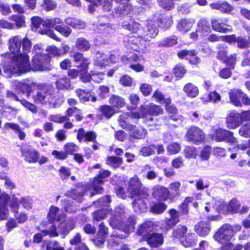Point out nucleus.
Here are the masks:
<instances>
[{"label":"nucleus","mask_w":250,"mask_h":250,"mask_svg":"<svg viewBox=\"0 0 250 250\" xmlns=\"http://www.w3.org/2000/svg\"><path fill=\"white\" fill-rule=\"evenodd\" d=\"M180 187L181 183L179 182H172L169 185L168 188L169 189L171 200L180 195Z\"/></svg>","instance_id":"nucleus-38"},{"label":"nucleus","mask_w":250,"mask_h":250,"mask_svg":"<svg viewBox=\"0 0 250 250\" xmlns=\"http://www.w3.org/2000/svg\"><path fill=\"white\" fill-rule=\"evenodd\" d=\"M127 209L122 205L116 207L114 211H110V225L113 228H116L119 223L123 220L127 212Z\"/></svg>","instance_id":"nucleus-10"},{"label":"nucleus","mask_w":250,"mask_h":250,"mask_svg":"<svg viewBox=\"0 0 250 250\" xmlns=\"http://www.w3.org/2000/svg\"><path fill=\"white\" fill-rule=\"evenodd\" d=\"M215 203L214 199L210 197H207L200 202V208L201 210L204 209L206 212H208L213 209Z\"/></svg>","instance_id":"nucleus-29"},{"label":"nucleus","mask_w":250,"mask_h":250,"mask_svg":"<svg viewBox=\"0 0 250 250\" xmlns=\"http://www.w3.org/2000/svg\"><path fill=\"white\" fill-rule=\"evenodd\" d=\"M167 207V205L163 203H157L152 205L150 210L152 213L159 214L163 212Z\"/></svg>","instance_id":"nucleus-49"},{"label":"nucleus","mask_w":250,"mask_h":250,"mask_svg":"<svg viewBox=\"0 0 250 250\" xmlns=\"http://www.w3.org/2000/svg\"><path fill=\"white\" fill-rule=\"evenodd\" d=\"M119 58L115 55H111L110 56L103 53L98 52L96 54L93 59L94 65L101 68L105 67L111 63L118 62Z\"/></svg>","instance_id":"nucleus-8"},{"label":"nucleus","mask_w":250,"mask_h":250,"mask_svg":"<svg viewBox=\"0 0 250 250\" xmlns=\"http://www.w3.org/2000/svg\"><path fill=\"white\" fill-rule=\"evenodd\" d=\"M229 97L231 103L235 106H241V103L250 105V99L240 90H230L229 92Z\"/></svg>","instance_id":"nucleus-12"},{"label":"nucleus","mask_w":250,"mask_h":250,"mask_svg":"<svg viewBox=\"0 0 250 250\" xmlns=\"http://www.w3.org/2000/svg\"><path fill=\"white\" fill-rule=\"evenodd\" d=\"M124 26L129 31L136 34L135 35H145L146 33H148L147 32V29L146 30H145L144 28H142V25L136 21H131L128 24L125 25Z\"/></svg>","instance_id":"nucleus-27"},{"label":"nucleus","mask_w":250,"mask_h":250,"mask_svg":"<svg viewBox=\"0 0 250 250\" xmlns=\"http://www.w3.org/2000/svg\"><path fill=\"white\" fill-rule=\"evenodd\" d=\"M152 195L154 198L161 201L170 200L169 190L163 186H157L153 188Z\"/></svg>","instance_id":"nucleus-18"},{"label":"nucleus","mask_w":250,"mask_h":250,"mask_svg":"<svg viewBox=\"0 0 250 250\" xmlns=\"http://www.w3.org/2000/svg\"><path fill=\"white\" fill-rule=\"evenodd\" d=\"M120 2L119 6L116 10V14L126 15L128 14L132 10L131 5L128 3L129 0H115Z\"/></svg>","instance_id":"nucleus-25"},{"label":"nucleus","mask_w":250,"mask_h":250,"mask_svg":"<svg viewBox=\"0 0 250 250\" xmlns=\"http://www.w3.org/2000/svg\"><path fill=\"white\" fill-rule=\"evenodd\" d=\"M211 8L220 10L224 13H229L233 9V7L228 2L213 3L210 5Z\"/></svg>","instance_id":"nucleus-34"},{"label":"nucleus","mask_w":250,"mask_h":250,"mask_svg":"<svg viewBox=\"0 0 250 250\" xmlns=\"http://www.w3.org/2000/svg\"><path fill=\"white\" fill-rule=\"evenodd\" d=\"M167 150L171 154L178 153L181 150L180 145L176 143H172L167 146Z\"/></svg>","instance_id":"nucleus-63"},{"label":"nucleus","mask_w":250,"mask_h":250,"mask_svg":"<svg viewBox=\"0 0 250 250\" xmlns=\"http://www.w3.org/2000/svg\"><path fill=\"white\" fill-rule=\"evenodd\" d=\"M76 47L80 51H85L90 48V44L85 39L80 38L76 41Z\"/></svg>","instance_id":"nucleus-44"},{"label":"nucleus","mask_w":250,"mask_h":250,"mask_svg":"<svg viewBox=\"0 0 250 250\" xmlns=\"http://www.w3.org/2000/svg\"><path fill=\"white\" fill-rule=\"evenodd\" d=\"M159 22L160 23L159 25L160 27L164 28H169L173 23L172 16L170 15L166 16L162 19H161Z\"/></svg>","instance_id":"nucleus-51"},{"label":"nucleus","mask_w":250,"mask_h":250,"mask_svg":"<svg viewBox=\"0 0 250 250\" xmlns=\"http://www.w3.org/2000/svg\"><path fill=\"white\" fill-rule=\"evenodd\" d=\"M232 237L229 224H226L218 229L214 235V239L223 244L229 242Z\"/></svg>","instance_id":"nucleus-11"},{"label":"nucleus","mask_w":250,"mask_h":250,"mask_svg":"<svg viewBox=\"0 0 250 250\" xmlns=\"http://www.w3.org/2000/svg\"><path fill=\"white\" fill-rule=\"evenodd\" d=\"M178 56L180 58L188 60L191 64H196L200 62V59L197 56L194 50H182L178 53Z\"/></svg>","instance_id":"nucleus-22"},{"label":"nucleus","mask_w":250,"mask_h":250,"mask_svg":"<svg viewBox=\"0 0 250 250\" xmlns=\"http://www.w3.org/2000/svg\"><path fill=\"white\" fill-rule=\"evenodd\" d=\"M211 147L206 146L203 147L200 153V157L202 160L206 161L208 160L211 154Z\"/></svg>","instance_id":"nucleus-58"},{"label":"nucleus","mask_w":250,"mask_h":250,"mask_svg":"<svg viewBox=\"0 0 250 250\" xmlns=\"http://www.w3.org/2000/svg\"><path fill=\"white\" fill-rule=\"evenodd\" d=\"M135 119L132 117L131 114L124 113L120 115L119 122L120 126L130 132V136L135 139H140L145 137L146 134V130L141 126H136L129 125L128 122L130 119Z\"/></svg>","instance_id":"nucleus-4"},{"label":"nucleus","mask_w":250,"mask_h":250,"mask_svg":"<svg viewBox=\"0 0 250 250\" xmlns=\"http://www.w3.org/2000/svg\"><path fill=\"white\" fill-rule=\"evenodd\" d=\"M55 84L58 89L68 90L71 88L70 81L66 76H60Z\"/></svg>","instance_id":"nucleus-28"},{"label":"nucleus","mask_w":250,"mask_h":250,"mask_svg":"<svg viewBox=\"0 0 250 250\" xmlns=\"http://www.w3.org/2000/svg\"><path fill=\"white\" fill-rule=\"evenodd\" d=\"M177 39L175 36L167 38L161 41L159 45L162 46H171L177 43Z\"/></svg>","instance_id":"nucleus-56"},{"label":"nucleus","mask_w":250,"mask_h":250,"mask_svg":"<svg viewBox=\"0 0 250 250\" xmlns=\"http://www.w3.org/2000/svg\"><path fill=\"white\" fill-rule=\"evenodd\" d=\"M152 97L157 102L161 104H170L171 102V100L170 97H165V96L158 90L154 91Z\"/></svg>","instance_id":"nucleus-42"},{"label":"nucleus","mask_w":250,"mask_h":250,"mask_svg":"<svg viewBox=\"0 0 250 250\" xmlns=\"http://www.w3.org/2000/svg\"><path fill=\"white\" fill-rule=\"evenodd\" d=\"M46 28H50L57 25H60L63 23V21L60 18L45 19Z\"/></svg>","instance_id":"nucleus-53"},{"label":"nucleus","mask_w":250,"mask_h":250,"mask_svg":"<svg viewBox=\"0 0 250 250\" xmlns=\"http://www.w3.org/2000/svg\"><path fill=\"white\" fill-rule=\"evenodd\" d=\"M145 239L151 247H159L163 244L164 241L162 234L153 232H152L151 234H148Z\"/></svg>","instance_id":"nucleus-23"},{"label":"nucleus","mask_w":250,"mask_h":250,"mask_svg":"<svg viewBox=\"0 0 250 250\" xmlns=\"http://www.w3.org/2000/svg\"><path fill=\"white\" fill-rule=\"evenodd\" d=\"M183 90L188 97L191 98L196 97L199 93L198 88L191 83L186 84L183 88Z\"/></svg>","instance_id":"nucleus-40"},{"label":"nucleus","mask_w":250,"mask_h":250,"mask_svg":"<svg viewBox=\"0 0 250 250\" xmlns=\"http://www.w3.org/2000/svg\"><path fill=\"white\" fill-rule=\"evenodd\" d=\"M211 24L214 30L219 32H226L229 30V26L225 23L220 22L216 19L211 20Z\"/></svg>","instance_id":"nucleus-43"},{"label":"nucleus","mask_w":250,"mask_h":250,"mask_svg":"<svg viewBox=\"0 0 250 250\" xmlns=\"http://www.w3.org/2000/svg\"><path fill=\"white\" fill-rule=\"evenodd\" d=\"M38 89L33 98L36 103L49 104L51 107H55L56 103L54 96L50 90L43 86L37 85Z\"/></svg>","instance_id":"nucleus-5"},{"label":"nucleus","mask_w":250,"mask_h":250,"mask_svg":"<svg viewBox=\"0 0 250 250\" xmlns=\"http://www.w3.org/2000/svg\"><path fill=\"white\" fill-rule=\"evenodd\" d=\"M76 93L80 101L82 102L88 101L94 102L96 101V98L95 96L84 90L79 89L76 91Z\"/></svg>","instance_id":"nucleus-41"},{"label":"nucleus","mask_w":250,"mask_h":250,"mask_svg":"<svg viewBox=\"0 0 250 250\" xmlns=\"http://www.w3.org/2000/svg\"><path fill=\"white\" fill-rule=\"evenodd\" d=\"M49 55L53 57H59L61 56V50L55 45L48 46L46 48Z\"/></svg>","instance_id":"nucleus-59"},{"label":"nucleus","mask_w":250,"mask_h":250,"mask_svg":"<svg viewBox=\"0 0 250 250\" xmlns=\"http://www.w3.org/2000/svg\"><path fill=\"white\" fill-rule=\"evenodd\" d=\"M147 32L146 35H134L129 37L128 42L129 46L136 51H144L146 47V42L155 38L158 34V30L153 21L147 23Z\"/></svg>","instance_id":"nucleus-2"},{"label":"nucleus","mask_w":250,"mask_h":250,"mask_svg":"<svg viewBox=\"0 0 250 250\" xmlns=\"http://www.w3.org/2000/svg\"><path fill=\"white\" fill-rule=\"evenodd\" d=\"M153 229V224L151 221H148L143 224L138 230V233L142 235L144 238L151 234V231Z\"/></svg>","instance_id":"nucleus-35"},{"label":"nucleus","mask_w":250,"mask_h":250,"mask_svg":"<svg viewBox=\"0 0 250 250\" xmlns=\"http://www.w3.org/2000/svg\"><path fill=\"white\" fill-rule=\"evenodd\" d=\"M110 175V172L108 170H102L100 171L98 176L94 178L92 185L89 189L92 190V195L101 192L103 190L101 184L104 182V179L107 178Z\"/></svg>","instance_id":"nucleus-13"},{"label":"nucleus","mask_w":250,"mask_h":250,"mask_svg":"<svg viewBox=\"0 0 250 250\" xmlns=\"http://www.w3.org/2000/svg\"><path fill=\"white\" fill-rule=\"evenodd\" d=\"M57 4L53 0H43L42 7L46 11L53 10L56 8Z\"/></svg>","instance_id":"nucleus-52"},{"label":"nucleus","mask_w":250,"mask_h":250,"mask_svg":"<svg viewBox=\"0 0 250 250\" xmlns=\"http://www.w3.org/2000/svg\"><path fill=\"white\" fill-rule=\"evenodd\" d=\"M141 183L137 176L130 179L129 182L128 190L132 196H138L141 198H145L148 196L146 191L141 190ZM133 208L135 212L141 213L147 210L146 205L142 199H136L133 203Z\"/></svg>","instance_id":"nucleus-3"},{"label":"nucleus","mask_w":250,"mask_h":250,"mask_svg":"<svg viewBox=\"0 0 250 250\" xmlns=\"http://www.w3.org/2000/svg\"><path fill=\"white\" fill-rule=\"evenodd\" d=\"M240 204L239 202L235 200H231L228 205L223 203L220 204L216 209L218 212L222 213H237L239 212Z\"/></svg>","instance_id":"nucleus-14"},{"label":"nucleus","mask_w":250,"mask_h":250,"mask_svg":"<svg viewBox=\"0 0 250 250\" xmlns=\"http://www.w3.org/2000/svg\"><path fill=\"white\" fill-rule=\"evenodd\" d=\"M194 23V20L182 19L178 22L177 27L180 32L185 33L190 30Z\"/></svg>","instance_id":"nucleus-32"},{"label":"nucleus","mask_w":250,"mask_h":250,"mask_svg":"<svg viewBox=\"0 0 250 250\" xmlns=\"http://www.w3.org/2000/svg\"><path fill=\"white\" fill-rule=\"evenodd\" d=\"M77 66L80 69L81 77L83 75L87 74V72L90 64V62L88 59L85 58Z\"/></svg>","instance_id":"nucleus-47"},{"label":"nucleus","mask_w":250,"mask_h":250,"mask_svg":"<svg viewBox=\"0 0 250 250\" xmlns=\"http://www.w3.org/2000/svg\"><path fill=\"white\" fill-rule=\"evenodd\" d=\"M13 86L28 94L32 92V89L37 87V85L29 80H24L22 82L15 81L13 82Z\"/></svg>","instance_id":"nucleus-15"},{"label":"nucleus","mask_w":250,"mask_h":250,"mask_svg":"<svg viewBox=\"0 0 250 250\" xmlns=\"http://www.w3.org/2000/svg\"><path fill=\"white\" fill-rule=\"evenodd\" d=\"M187 140L196 145H199L205 139V136L203 130L196 126L189 128L186 133Z\"/></svg>","instance_id":"nucleus-9"},{"label":"nucleus","mask_w":250,"mask_h":250,"mask_svg":"<svg viewBox=\"0 0 250 250\" xmlns=\"http://www.w3.org/2000/svg\"><path fill=\"white\" fill-rule=\"evenodd\" d=\"M159 5L164 9L170 10L174 7L173 0H158Z\"/></svg>","instance_id":"nucleus-62"},{"label":"nucleus","mask_w":250,"mask_h":250,"mask_svg":"<svg viewBox=\"0 0 250 250\" xmlns=\"http://www.w3.org/2000/svg\"><path fill=\"white\" fill-rule=\"evenodd\" d=\"M31 28L32 30L41 34L43 33V30L46 28V20H43L41 18L35 16L31 19Z\"/></svg>","instance_id":"nucleus-24"},{"label":"nucleus","mask_w":250,"mask_h":250,"mask_svg":"<svg viewBox=\"0 0 250 250\" xmlns=\"http://www.w3.org/2000/svg\"><path fill=\"white\" fill-rule=\"evenodd\" d=\"M104 73L96 70H91L88 74H85L80 77L83 83L89 82L93 81L96 83H101L104 79Z\"/></svg>","instance_id":"nucleus-16"},{"label":"nucleus","mask_w":250,"mask_h":250,"mask_svg":"<svg viewBox=\"0 0 250 250\" xmlns=\"http://www.w3.org/2000/svg\"><path fill=\"white\" fill-rule=\"evenodd\" d=\"M173 71L175 77L178 78H182L186 72L185 68L181 64L177 65Z\"/></svg>","instance_id":"nucleus-64"},{"label":"nucleus","mask_w":250,"mask_h":250,"mask_svg":"<svg viewBox=\"0 0 250 250\" xmlns=\"http://www.w3.org/2000/svg\"><path fill=\"white\" fill-rule=\"evenodd\" d=\"M8 46L13 56L10 62L3 65L5 77H10L13 74L21 75L31 70L42 71L51 69L50 57L42 53L43 49L41 44L35 45L33 47L34 55L31 65L29 63V56L27 54L31 46L29 40L26 38L22 40L19 36H13L8 41Z\"/></svg>","instance_id":"nucleus-1"},{"label":"nucleus","mask_w":250,"mask_h":250,"mask_svg":"<svg viewBox=\"0 0 250 250\" xmlns=\"http://www.w3.org/2000/svg\"><path fill=\"white\" fill-rule=\"evenodd\" d=\"M67 115L68 116H75L76 119L79 121L82 119V116H81V113L79 109L76 107H70L67 110Z\"/></svg>","instance_id":"nucleus-55"},{"label":"nucleus","mask_w":250,"mask_h":250,"mask_svg":"<svg viewBox=\"0 0 250 250\" xmlns=\"http://www.w3.org/2000/svg\"><path fill=\"white\" fill-rule=\"evenodd\" d=\"M109 104L114 108L120 109L125 104V99L117 95H113L109 99Z\"/></svg>","instance_id":"nucleus-37"},{"label":"nucleus","mask_w":250,"mask_h":250,"mask_svg":"<svg viewBox=\"0 0 250 250\" xmlns=\"http://www.w3.org/2000/svg\"><path fill=\"white\" fill-rule=\"evenodd\" d=\"M99 111L108 119L112 116L116 112L113 107L106 105L101 106L99 108Z\"/></svg>","instance_id":"nucleus-46"},{"label":"nucleus","mask_w":250,"mask_h":250,"mask_svg":"<svg viewBox=\"0 0 250 250\" xmlns=\"http://www.w3.org/2000/svg\"><path fill=\"white\" fill-rule=\"evenodd\" d=\"M136 225V218L134 216H130L123 224L119 223L118 226L116 228L118 229L125 232L126 233H129L133 232L135 229Z\"/></svg>","instance_id":"nucleus-21"},{"label":"nucleus","mask_w":250,"mask_h":250,"mask_svg":"<svg viewBox=\"0 0 250 250\" xmlns=\"http://www.w3.org/2000/svg\"><path fill=\"white\" fill-rule=\"evenodd\" d=\"M184 152L185 157L187 158H195L197 154L196 148L191 146L186 147Z\"/></svg>","instance_id":"nucleus-60"},{"label":"nucleus","mask_w":250,"mask_h":250,"mask_svg":"<svg viewBox=\"0 0 250 250\" xmlns=\"http://www.w3.org/2000/svg\"><path fill=\"white\" fill-rule=\"evenodd\" d=\"M9 20L15 23V25L18 28L25 26V18L24 16L20 15H13L9 17Z\"/></svg>","instance_id":"nucleus-45"},{"label":"nucleus","mask_w":250,"mask_h":250,"mask_svg":"<svg viewBox=\"0 0 250 250\" xmlns=\"http://www.w3.org/2000/svg\"><path fill=\"white\" fill-rule=\"evenodd\" d=\"M140 111V112H132V117L136 119H138L145 117L146 115H158L162 114L164 112V110L160 106L153 103H150L147 105H141Z\"/></svg>","instance_id":"nucleus-6"},{"label":"nucleus","mask_w":250,"mask_h":250,"mask_svg":"<svg viewBox=\"0 0 250 250\" xmlns=\"http://www.w3.org/2000/svg\"><path fill=\"white\" fill-rule=\"evenodd\" d=\"M65 215L60 211L59 208L55 206L50 207L48 213L47 218L48 220L51 222H62L63 220Z\"/></svg>","instance_id":"nucleus-19"},{"label":"nucleus","mask_w":250,"mask_h":250,"mask_svg":"<svg viewBox=\"0 0 250 250\" xmlns=\"http://www.w3.org/2000/svg\"><path fill=\"white\" fill-rule=\"evenodd\" d=\"M187 230L188 229L186 226L179 225L176 229L174 230L173 236L177 238H181L187 232Z\"/></svg>","instance_id":"nucleus-57"},{"label":"nucleus","mask_w":250,"mask_h":250,"mask_svg":"<svg viewBox=\"0 0 250 250\" xmlns=\"http://www.w3.org/2000/svg\"><path fill=\"white\" fill-rule=\"evenodd\" d=\"M58 225V231L63 233H67L74 227V221L72 219L62 220Z\"/></svg>","instance_id":"nucleus-30"},{"label":"nucleus","mask_w":250,"mask_h":250,"mask_svg":"<svg viewBox=\"0 0 250 250\" xmlns=\"http://www.w3.org/2000/svg\"><path fill=\"white\" fill-rule=\"evenodd\" d=\"M65 22L67 25L78 29L84 28L86 26V24L84 21L73 18H66L65 20Z\"/></svg>","instance_id":"nucleus-39"},{"label":"nucleus","mask_w":250,"mask_h":250,"mask_svg":"<svg viewBox=\"0 0 250 250\" xmlns=\"http://www.w3.org/2000/svg\"><path fill=\"white\" fill-rule=\"evenodd\" d=\"M194 234H188L186 237L181 240V243L185 247H188L193 246L195 243V240L194 238Z\"/></svg>","instance_id":"nucleus-54"},{"label":"nucleus","mask_w":250,"mask_h":250,"mask_svg":"<svg viewBox=\"0 0 250 250\" xmlns=\"http://www.w3.org/2000/svg\"><path fill=\"white\" fill-rule=\"evenodd\" d=\"M123 162L122 158L111 156L107 158L106 163L114 168H117L120 167Z\"/></svg>","instance_id":"nucleus-48"},{"label":"nucleus","mask_w":250,"mask_h":250,"mask_svg":"<svg viewBox=\"0 0 250 250\" xmlns=\"http://www.w3.org/2000/svg\"><path fill=\"white\" fill-rule=\"evenodd\" d=\"M21 153L25 161L29 163L37 162L39 153L35 149L30 147L21 148Z\"/></svg>","instance_id":"nucleus-17"},{"label":"nucleus","mask_w":250,"mask_h":250,"mask_svg":"<svg viewBox=\"0 0 250 250\" xmlns=\"http://www.w3.org/2000/svg\"><path fill=\"white\" fill-rule=\"evenodd\" d=\"M55 30L59 32L64 37H68L71 33V29L67 26L63 25V23L60 25H57L55 28Z\"/></svg>","instance_id":"nucleus-50"},{"label":"nucleus","mask_w":250,"mask_h":250,"mask_svg":"<svg viewBox=\"0 0 250 250\" xmlns=\"http://www.w3.org/2000/svg\"><path fill=\"white\" fill-rule=\"evenodd\" d=\"M196 233L202 236L207 235L210 231L209 224L206 222L202 221L195 227Z\"/></svg>","instance_id":"nucleus-36"},{"label":"nucleus","mask_w":250,"mask_h":250,"mask_svg":"<svg viewBox=\"0 0 250 250\" xmlns=\"http://www.w3.org/2000/svg\"><path fill=\"white\" fill-rule=\"evenodd\" d=\"M209 135L212 139L216 142L225 141L230 143H234L236 142V139L233 136L231 132L221 128L212 127Z\"/></svg>","instance_id":"nucleus-7"},{"label":"nucleus","mask_w":250,"mask_h":250,"mask_svg":"<svg viewBox=\"0 0 250 250\" xmlns=\"http://www.w3.org/2000/svg\"><path fill=\"white\" fill-rule=\"evenodd\" d=\"M242 118L239 114L232 112L226 118L227 126L229 129H234L238 127L242 122Z\"/></svg>","instance_id":"nucleus-20"},{"label":"nucleus","mask_w":250,"mask_h":250,"mask_svg":"<svg viewBox=\"0 0 250 250\" xmlns=\"http://www.w3.org/2000/svg\"><path fill=\"white\" fill-rule=\"evenodd\" d=\"M239 134L243 137H250V122L243 125L239 129Z\"/></svg>","instance_id":"nucleus-61"},{"label":"nucleus","mask_w":250,"mask_h":250,"mask_svg":"<svg viewBox=\"0 0 250 250\" xmlns=\"http://www.w3.org/2000/svg\"><path fill=\"white\" fill-rule=\"evenodd\" d=\"M77 138L79 142L94 141L96 138V135L93 131L85 133L83 128L78 130Z\"/></svg>","instance_id":"nucleus-26"},{"label":"nucleus","mask_w":250,"mask_h":250,"mask_svg":"<svg viewBox=\"0 0 250 250\" xmlns=\"http://www.w3.org/2000/svg\"><path fill=\"white\" fill-rule=\"evenodd\" d=\"M197 32L200 33L201 37H204L208 35L210 31L209 23L205 20L199 21L198 24Z\"/></svg>","instance_id":"nucleus-33"},{"label":"nucleus","mask_w":250,"mask_h":250,"mask_svg":"<svg viewBox=\"0 0 250 250\" xmlns=\"http://www.w3.org/2000/svg\"><path fill=\"white\" fill-rule=\"evenodd\" d=\"M50 235L51 236H58L56 229L54 226L51 225L49 230H44L42 231V233L35 234L33 238V242L39 243L41 241L43 235Z\"/></svg>","instance_id":"nucleus-31"}]
</instances>
